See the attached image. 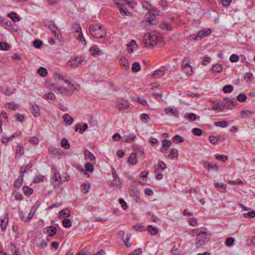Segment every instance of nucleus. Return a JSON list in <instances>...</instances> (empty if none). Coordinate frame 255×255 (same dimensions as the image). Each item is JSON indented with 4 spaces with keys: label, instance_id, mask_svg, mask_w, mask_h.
Wrapping results in <instances>:
<instances>
[{
    "label": "nucleus",
    "instance_id": "obj_28",
    "mask_svg": "<svg viewBox=\"0 0 255 255\" xmlns=\"http://www.w3.org/2000/svg\"><path fill=\"white\" fill-rule=\"evenodd\" d=\"M178 156V152L177 149L171 148L169 154L168 155V158L171 159L173 158H177Z\"/></svg>",
    "mask_w": 255,
    "mask_h": 255
},
{
    "label": "nucleus",
    "instance_id": "obj_35",
    "mask_svg": "<svg viewBox=\"0 0 255 255\" xmlns=\"http://www.w3.org/2000/svg\"><path fill=\"white\" fill-rule=\"evenodd\" d=\"M128 162L131 164L134 165L136 162V154L135 153H131L128 158Z\"/></svg>",
    "mask_w": 255,
    "mask_h": 255
},
{
    "label": "nucleus",
    "instance_id": "obj_52",
    "mask_svg": "<svg viewBox=\"0 0 255 255\" xmlns=\"http://www.w3.org/2000/svg\"><path fill=\"white\" fill-rule=\"evenodd\" d=\"M247 96L244 93L240 94L237 98V100L240 102H244L247 100Z\"/></svg>",
    "mask_w": 255,
    "mask_h": 255
},
{
    "label": "nucleus",
    "instance_id": "obj_30",
    "mask_svg": "<svg viewBox=\"0 0 255 255\" xmlns=\"http://www.w3.org/2000/svg\"><path fill=\"white\" fill-rule=\"evenodd\" d=\"M7 16L11 18L14 22H17L20 20L19 17L14 12H10L8 14Z\"/></svg>",
    "mask_w": 255,
    "mask_h": 255
},
{
    "label": "nucleus",
    "instance_id": "obj_25",
    "mask_svg": "<svg viewBox=\"0 0 255 255\" xmlns=\"http://www.w3.org/2000/svg\"><path fill=\"white\" fill-rule=\"evenodd\" d=\"M35 213V209H34L33 208H31L26 218H24L23 216H22V220L25 222H29L32 219Z\"/></svg>",
    "mask_w": 255,
    "mask_h": 255
},
{
    "label": "nucleus",
    "instance_id": "obj_42",
    "mask_svg": "<svg viewBox=\"0 0 255 255\" xmlns=\"http://www.w3.org/2000/svg\"><path fill=\"white\" fill-rule=\"evenodd\" d=\"M37 73L42 77H45L47 75V70L45 68L41 67L37 71Z\"/></svg>",
    "mask_w": 255,
    "mask_h": 255
},
{
    "label": "nucleus",
    "instance_id": "obj_13",
    "mask_svg": "<svg viewBox=\"0 0 255 255\" xmlns=\"http://www.w3.org/2000/svg\"><path fill=\"white\" fill-rule=\"evenodd\" d=\"M48 26L55 38H57L58 39L61 38L60 30L56 26L55 24L51 23Z\"/></svg>",
    "mask_w": 255,
    "mask_h": 255
},
{
    "label": "nucleus",
    "instance_id": "obj_57",
    "mask_svg": "<svg viewBox=\"0 0 255 255\" xmlns=\"http://www.w3.org/2000/svg\"><path fill=\"white\" fill-rule=\"evenodd\" d=\"M172 144L171 141L168 139H163L162 142V145L163 147H169Z\"/></svg>",
    "mask_w": 255,
    "mask_h": 255
},
{
    "label": "nucleus",
    "instance_id": "obj_4",
    "mask_svg": "<svg viewBox=\"0 0 255 255\" xmlns=\"http://www.w3.org/2000/svg\"><path fill=\"white\" fill-rule=\"evenodd\" d=\"M211 235L203 231L196 238V245L198 248H202L209 241Z\"/></svg>",
    "mask_w": 255,
    "mask_h": 255
},
{
    "label": "nucleus",
    "instance_id": "obj_43",
    "mask_svg": "<svg viewBox=\"0 0 255 255\" xmlns=\"http://www.w3.org/2000/svg\"><path fill=\"white\" fill-rule=\"evenodd\" d=\"M172 140L174 143H178L183 142L184 140V138L178 134L175 135L172 138Z\"/></svg>",
    "mask_w": 255,
    "mask_h": 255
},
{
    "label": "nucleus",
    "instance_id": "obj_20",
    "mask_svg": "<svg viewBox=\"0 0 255 255\" xmlns=\"http://www.w3.org/2000/svg\"><path fill=\"white\" fill-rule=\"evenodd\" d=\"M32 167V164L31 163H28L26 165H23L21 167L20 169V174L21 178H23L25 173L28 171Z\"/></svg>",
    "mask_w": 255,
    "mask_h": 255
},
{
    "label": "nucleus",
    "instance_id": "obj_12",
    "mask_svg": "<svg viewBox=\"0 0 255 255\" xmlns=\"http://www.w3.org/2000/svg\"><path fill=\"white\" fill-rule=\"evenodd\" d=\"M211 33V30L210 29L207 30H202L198 32L197 35H192V39L194 40H198L199 39H201L203 37L208 36Z\"/></svg>",
    "mask_w": 255,
    "mask_h": 255
},
{
    "label": "nucleus",
    "instance_id": "obj_63",
    "mask_svg": "<svg viewBox=\"0 0 255 255\" xmlns=\"http://www.w3.org/2000/svg\"><path fill=\"white\" fill-rule=\"evenodd\" d=\"M216 158L219 161L225 162L227 160L228 157L226 155H217Z\"/></svg>",
    "mask_w": 255,
    "mask_h": 255
},
{
    "label": "nucleus",
    "instance_id": "obj_19",
    "mask_svg": "<svg viewBox=\"0 0 255 255\" xmlns=\"http://www.w3.org/2000/svg\"><path fill=\"white\" fill-rule=\"evenodd\" d=\"M119 64L125 70H128L129 68V65L128 59L125 57H121L119 60Z\"/></svg>",
    "mask_w": 255,
    "mask_h": 255
},
{
    "label": "nucleus",
    "instance_id": "obj_46",
    "mask_svg": "<svg viewBox=\"0 0 255 255\" xmlns=\"http://www.w3.org/2000/svg\"><path fill=\"white\" fill-rule=\"evenodd\" d=\"M48 241V239H47L46 240H42L39 243L37 244V247L40 249H44L47 246Z\"/></svg>",
    "mask_w": 255,
    "mask_h": 255
},
{
    "label": "nucleus",
    "instance_id": "obj_2",
    "mask_svg": "<svg viewBox=\"0 0 255 255\" xmlns=\"http://www.w3.org/2000/svg\"><path fill=\"white\" fill-rule=\"evenodd\" d=\"M162 42V38L159 33L152 31L144 36L143 42L146 47H153L157 43Z\"/></svg>",
    "mask_w": 255,
    "mask_h": 255
},
{
    "label": "nucleus",
    "instance_id": "obj_60",
    "mask_svg": "<svg viewBox=\"0 0 255 255\" xmlns=\"http://www.w3.org/2000/svg\"><path fill=\"white\" fill-rule=\"evenodd\" d=\"M160 27L162 29L170 31L171 30V26L168 23H162L160 25Z\"/></svg>",
    "mask_w": 255,
    "mask_h": 255
},
{
    "label": "nucleus",
    "instance_id": "obj_50",
    "mask_svg": "<svg viewBox=\"0 0 255 255\" xmlns=\"http://www.w3.org/2000/svg\"><path fill=\"white\" fill-rule=\"evenodd\" d=\"M132 71L133 72H137L140 70V65L138 62H134L132 66Z\"/></svg>",
    "mask_w": 255,
    "mask_h": 255
},
{
    "label": "nucleus",
    "instance_id": "obj_27",
    "mask_svg": "<svg viewBox=\"0 0 255 255\" xmlns=\"http://www.w3.org/2000/svg\"><path fill=\"white\" fill-rule=\"evenodd\" d=\"M88 128V125L87 124H85L83 125V127H81L80 124H77L75 127V131H77L79 130L80 133H83Z\"/></svg>",
    "mask_w": 255,
    "mask_h": 255
},
{
    "label": "nucleus",
    "instance_id": "obj_9",
    "mask_svg": "<svg viewBox=\"0 0 255 255\" xmlns=\"http://www.w3.org/2000/svg\"><path fill=\"white\" fill-rule=\"evenodd\" d=\"M129 105V103L128 100L119 98L115 103V108L120 111H124L128 108Z\"/></svg>",
    "mask_w": 255,
    "mask_h": 255
},
{
    "label": "nucleus",
    "instance_id": "obj_51",
    "mask_svg": "<svg viewBox=\"0 0 255 255\" xmlns=\"http://www.w3.org/2000/svg\"><path fill=\"white\" fill-rule=\"evenodd\" d=\"M28 141L34 145H37L39 143V139L36 136H32L29 138Z\"/></svg>",
    "mask_w": 255,
    "mask_h": 255
},
{
    "label": "nucleus",
    "instance_id": "obj_41",
    "mask_svg": "<svg viewBox=\"0 0 255 255\" xmlns=\"http://www.w3.org/2000/svg\"><path fill=\"white\" fill-rule=\"evenodd\" d=\"M54 77L55 79H58L59 80L64 81L65 83L70 82L68 80L66 79L64 76L58 73H55L54 74Z\"/></svg>",
    "mask_w": 255,
    "mask_h": 255
},
{
    "label": "nucleus",
    "instance_id": "obj_8",
    "mask_svg": "<svg viewBox=\"0 0 255 255\" xmlns=\"http://www.w3.org/2000/svg\"><path fill=\"white\" fill-rule=\"evenodd\" d=\"M83 60L84 57L81 56L72 57L67 62V65L73 68H76L81 64Z\"/></svg>",
    "mask_w": 255,
    "mask_h": 255
},
{
    "label": "nucleus",
    "instance_id": "obj_40",
    "mask_svg": "<svg viewBox=\"0 0 255 255\" xmlns=\"http://www.w3.org/2000/svg\"><path fill=\"white\" fill-rule=\"evenodd\" d=\"M60 182L68 181L70 179V177L66 173H64L61 175L58 176Z\"/></svg>",
    "mask_w": 255,
    "mask_h": 255
},
{
    "label": "nucleus",
    "instance_id": "obj_14",
    "mask_svg": "<svg viewBox=\"0 0 255 255\" xmlns=\"http://www.w3.org/2000/svg\"><path fill=\"white\" fill-rule=\"evenodd\" d=\"M90 51L91 52V54L93 56L95 55H101L105 54V53L96 45H93L92 46L90 49Z\"/></svg>",
    "mask_w": 255,
    "mask_h": 255
},
{
    "label": "nucleus",
    "instance_id": "obj_29",
    "mask_svg": "<svg viewBox=\"0 0 255 255\" xmlns=\"http://www.w3.org/2000/svg\"><path fill=\"white\" fill-rule=\"evenodd\" d=\"M70 214H71L70 211L67 208H65V209L61 210L59 212L60 216L61 218H66V217H69L70 216Z\"/></svg>",
    "mask_w": 255,
    "mask_h": 255
},
{
    "label": "nucleus",
    "instance_id": "obj_59",
    "mask_svg": "<svg viewBox=\"0 0 255 255\" xmlns=\"http://www.w3.org/2000/svg\"><path fill=\"white\" fill-rule=\"evenodd\" d=\"M85 168L87 171L90 172H92L94 170V166L92 163L90 162H87L86 163Z\"/></svg>",
    "mask_w": 255,
    "mask_h": 255
},
{
    "label": "nucleus",
    "instance_id": "obj_17",
    "mask_svg": "<svg viewBox=\"0 0 255 255\" xmlns=\"http://www.w3.org/2000/svg\"><path fill=\"white\" fill-rule=\"evenodd\" d=\"M166 167V165L163 161L159 160L157 164L154 166V172H157L159 170L163 171L165 169Z\"/></svg>",
    "mask_w": 255,
    "mask_h": 255
},
{
    "label": "nucleus",
    "instance_id": "obj_23",
    "mask_svg": "<svg viewBox=\"0 0 255 255\" xmlns=\"http://www.w3.org/2000/svg\"><path fill=\"white\" fill-rule=\"evenodd\" d=\"M63 121L65 123V125L67 126L71 125L74 119L72 118L69 114H65L63 116Z\"/></svg>",
    "mask_w": 255,
    "mask_h": 255
},
{
    "label": "nucleus",
    "instance_id": "obj_11",
    "mask_svg": "<svg viewBox=\"0 0 255 255\" xmlns=\"http://www.w3.org/2000/svg\"><path fill=\"white\" fill-rule=\"evenodd\" d=\"M237 105V102L234 98L230 99L225 98L223 102L224 108L226 109H232Z\"/></svg>",
    "mask_w": 255,
    "mask_h": 255
},
{
    "label": "nucleus",
    "instance_id": "obj_55",
    "mask_svg": "<svg viewBox=\"0 0 255 255\" xmlns=\"http://www.w3.org/2000/svg\"><path fill=\"white\" fill-rule=\"evenodd\" d=\"M215 125L217 127L221 128H226L228 125V122L227 121H221L217 122L215 123Z\"/></svg>",
    "mask_w": 255,
    "mask_h": 255
},
{
    "label": "nucleus",
    "instance_id": "obj_16",
    "mask_svg": "<svg viewBox=\"0 0 255 255\" xmlns=\"http://www.w3.org/2000/svg\"><path fill=\"white\" fill-rule=\"evenodd\" d=\"M45 230H46V233L49 237H53L57 233V229L53 226H48L45 228Z\"/></svg>",
    "mask_w": 255,
    "mask_h": 255
},
{
    "label": "nucleus",
    "instance_id": "obj_44",
    "mask_svg": "<svg viewBox=\"0 0 255 255\" xmlns=\"http://www.w3.org/2000/svg\"><path fill=\"white\" fill-rule=\"evenodd\" d=\"M119 10L121 14L129 16L131 14L130 12L126 7L119 6Z\"/></svg>",
    "mask_w": 255,
    "mask_h": 255
},
{
    "label": "nucleus",
    "instance_id": "obj_5",
    "mask_svg": "<svg viewBox=\"0 0 255 255\" xmlns=\"http://www.w3.org/2000/svg\"><path fill=\"white\" fill-rule=\"evenodd\" d=\"M72 28L74 33V35L79 42H84V44H86V40L83 37L80 24L78 22H75L73 23Z\"/></svg>",
    "mask_w": 255,
    "mask_h": 255
},
{
    "label": "nucleus",
    "instance_id": "obj_38",
    "mask_svg": "<svg viewBox=\"0 0 255 255\" xmlns=\"http://www.w3.org/2000/svg\"><path fill=\"white\" fill-rule=\"evenodd\" d=\"M212 71L214 72L220 73L223 70V67L222 65L216 64L213 65Z\"/></svg>",
    "mask_w": 255,
    "mask_h": 255
},
{
    "label": "nucleus",
    "instance_id": "obj_36",
    "mask_svg": "<svg viewBox=\"0 0 255 255\" xmlns=\"http://www.w3.org/2000/svg\"><path fill=\"white\" fill-rule=\"evenodd\" d=\"M90 185L88 182H84L81 186V192L84 194L88 192Z\"/></svg>",
    "mask_w": 255,
    "mask_h": 255
},
{
    "label": "nucleus",
    "instance_id": "obj_3",
    "mask_svg": "<svg viewBox=\"0 0 255 255\" xmlns=\"http://www.w3.org/2000/svg\"><path fill=\"white\" fill-rule=\"evenodd\" d=\"M89 31L91 35L96 38H102L106 34L104 28L98 24L91 25L89 27Z\"/></svg>",
    "mask_w": 255,
    "mask_h": 255
},
{
    "label": "nucleus",
    "instance_id": "obj_32",
    "mask_svg": "<svg viewBox=\"0 0 255 255\" xmlns=\"http://www.w3.org/2000/svg\"><path fill=\"white\" fill-rule=\"evenodd\" d=\"M8 220V218H7L6 217L0 220V227L1 228V230L2 231H3L5 230L7 226Z\"/></svg>",
    "mask_w": 255,
    "mask_h": 255
},
{
    "label": "nucleus",
    "instance_id": "obj_58",
    "mask_svg": "<svg viewBox=\"0 0 255 255\" xmlns=\"http://www.w3.org/2000/svg\"><path fill=\"white\" fill-rule=\"evenodd\" d=\"M192 133L194 135H196L197 136H200L202 134L203 131L200 128H194L192 129Z\"/></svg>",
    "mask_w": 255,
    "mask_h": 255
},
{
    "label": "nucleus",
    "instance_id": "obj_47",
    "mask_svg": "<svg viewBox=\"0 0 255 255\" xmlns=\"http://www.w3.org/2000/svg\"><path fill=\"white\" fill-rule=\"evenodd\" d=\"M147 215L148 216V218L150 220L154 222H157L159 221V219L156 216L153 214L151 212H148L147 213Z\"/></svg>",
    "mask_w": 255,
    "mask_h": 255
},
{
    "label": "nucleus",
    "instance_id": "obj_1",
    "mask_svg": "<svg viewBox=\"0 0 255 255\" xmlns=\"http://www.w3.org/2000/svg\"><path fill=\"white\" fill-rule=\"evenodd\" d=\"M66 83L68 84V87L58 86L56 85L52 84L50 86V89L56 94L69 97L73 94L74 90L79 91L80 89V85L76 82L71 83L69 82Z\"/></svg>",
    "mask_w": 255,
    "mask_h": 255
},
{
    "label": "nucleus",
    "instance_id": "obj_10",
    "mask_svg": "<svg viewBox=\"0 0 255 255\" xmlns=\"http://www.w3.org/2000/svg\"><path fill=\"white\" fill-rule=\"evenodd\" d=\"M52 171L53 173V177L52 178V184L55 187H59L61 186V183L60 181L58 176H60L58 171L55 166H53L51 167Z\"/></svg>",
    "mask_w": 255,
    "mask_h": 255
},
{
    "label": "nucleus",
    "instance_id": "obj_45",
    "mask_svg": "<svg viewBox=\"0 0 255 255\" xmlns=\"http://www.w3.org/2000/svg\"><path fill=\"white\" fill-rule=\"evenodd\" d=\"M234 89L233 86L230 85H225L223 88V91L225 93H230Z\"/></svg>",
    "mask_w": 255,
    "mask_h": 255
},
{
    "label": "nucleus",
    "instance_id": "obj_33",
    "mask_svg": "<svg viewBox=\"0 0 255 255\" xmlns=\"http://www.w3.org/2000/svg\"><path fill=\"white\" fill-rule=\"evenodd\" d=\"M164 75L163 71L161 70H155L153 74L152 75V78H159L162 77Z\"/></svg>",
    "mask_w": 255,
    "mask_h": 255
},
{
    "label": "nucleus",
    "instance_id": "obj_48",
    "mask_svg": "<svg viewBox=\"0 0 255 255\" xmlns=\"http://www.w3.org/2000/svg\"><path fill=\"white\" fill-rule=\"evenodd\" d=\"M210 142L213 144H216L219 140V137L214 135H210L209 137Z\"/></svg>",
    "mask_w": 255,
    "mask_h": 255
},
{
    "label": "nucleus",
    "instance_id": "obj_24",
    "mask_svg": "<svg viewBox=\"0 0 255 255\" xmlns=\"http://www.w3.org/2000/svg\"><path fill=\"white\" fill-rule=\"evenodd\" d=\"M136 135L134 133H132L129 135L124 136L123 140L124 142L131 143L134 141Z\"/></svg>",
    "mask_w": 255,
    "mask_h": 255
},
{
    "label": "nucleus",
    "instance_id": "obj_56",
    "mask_svg": "<svg viewBox=\"0 0 255 255\" xmlns=\"http://www.w3.org/2000/svg\"><path fill=\"white\" fill-rule=\"evenodd\" d=\"M151 24L149 20H142L140 23V27L143 28H148Z\"/></svg>",
    "mask_w": 255,
    "mask_h": 255
},
{
    "label": "nucleus",
    "instance_id": "obj_6",
    "mask_svg": "<svg viewBox=\"0 0 255 255\" xmlns=\"http://www.w3.org/2000/svg\"><path fill=\"white\" fill-rule=\"evenodd\" d=\"M160 11L156 8L150 9L146 14L147 20H149L152 25H156L158 23L157 16L159 15Z\"/></svg>",
    "mask_w": 255,
    "mask_h": 255
},
{
    "label": "nucleus",
    "instance_id": "obj_15",
    "mask_svg": "<svg viewBox=\"0 0 255 255\" xmlns=\"http://www.w3.org/2000/svg\"><path fill=\"white\" fill-rule=\"evenodd\" d=\"M165 112L166 115H171L176 117H178L179 114L177 109L175 108L169 107L165 109Z\"/></svg>",
    "mask_w": 255,
    "mask_h": 255
},
{
    "label": "nucleus",
    "instance_id": "obj_39",
    "mask_svg": "<svg viewBox=\"0 0 255 255\" xmlns=\"http://www.w3.org/2000/svg\"><path fill=\"white\" fill-rule=\"evenodd\" d=\"M85 155L86 158L89 159L90 161H93L95 160V158L94 155L92 153L88 151L87 149H86L85 151Z\"/></svg>",
    "mask_w": 255,
    "mask_h": 255
},
{
    "label": "nucleus",
    "instance_id": "obj_21",
    "mask_svg": "<svg viewBox=\"0 0 255 255\" xmlns=\"http://www.w3.org/2000/svg\"><path fill=\"white\" fill-rule=\"evenodd\" d=\"M31 113L35 117H39L40 115V110L39 107L37 105H31Z\"/></svg>",
    "mask_w": 255,
    "mask_h": 255
},
{
    "label": "nucleus",
    "instance_id": "obj_53",
    "mask_svg": "<svg viewBox=\"0 0 255 255\" xmlns=\"http://www.w3.org/2000/svg\"><path fill=\"white\" fill-rule=\"evenodd\" d=\"M62 225L65 228H69L72 226V222L69 219H65L62 222Z\"/></svg>",
    "mask_w": 255,
    "mask_h": 255
},
{
    "label": "nucleus",
    "instance_id": "obj_22",
    "mask_svg": "<svg viewBox=\"0 0 255 255\" xmlns=\"http://www.w3.org/2000/svg\"><path fill=\"white\" fill-rule=\"evenodd\" d=\"M203 165L204 167L208 170L215 169L216 171H218L219 169L217 165L215 163H210L207 162H204Z\"/></svg>",
    "mask_w": 255,
    "mask_h": 255
},
{
    "label": "nucleus",
    "instance_id": "obj_62",
    "mask_svg": "<svg viewBox=\"0 0 255 255\" xmlns=\"http://www.w3.org/2000/svg\"><path fill=\"white\" fill-rule=\"evenodd\" d=\"M186 116L190 121H195L197 119L196 115L193 113L188 114Z\"/></svg>",
    "mask_w": 255,
    "mask_h": 255
},
{
    "label": "nucleus",
    "instance_id": "obj_37",
    "mask_svg": "<svg viewBox=\"0 0 255 255\" xmlns=\"http://www.w3.org/2000/svg\"><path fill=\"white\" fill-rule=\"evenodd\" d=\"M60 145L62 147L68 149L70 148V144L68 140L66 138H63L60 143Z\"/></svg>",
    "mask_w": 255,
    "mask_h": 255
},
{
    "label": "nucleus",
    "instance_id": "obj_7",
    "mask_svg": "<svg viewBox=\"0 0 255 255\" xmlns=\"http://www.w3.org/2000/svg\"><path fill=\"white\" fill-rule=\"evenodd\" d=\"M191 60L189 57H185L182 63V68L187 76H191L193 74V69L192 66L190 65Z\"/></svg>",
    "mask_w": 255,
    "mask_h": 255
},
{
    "label": "nucleus",
    "instance_id": "obj_34",
    "mask_svg": "<svg viewBox=\"0 0 255 255\" xmlns=\"http://www.w3.org/2000/svg\"><path fill=\"white\" fill-rule=\"evenodd\" d=\"M147 230L149 234L152 236L156 235L158 233V230L157 228L153 227L151 225H149L147 227Z\"/></svg>",
    "mask_w": 255,
    "mask_h": 255
},
{
    "label": "nucleus",
    "instance_id": "obj_26",
    "mask_svg": "<svg viewBox=\"0 0 255 255\" xmlns=\"http://www.w3.org/2000/svg\"><path fill=\"white\" fill-rule=\"evenodd\" d=\"M128 51L129 53H132L133 52V48L136 46V41L134 40H131L128 44Z\"/></svg>",
    "mask_w": 255,
    "mask_h": 255
},
{
    "label": "nucleus",
    "instance_id": "obj_49",
    "mask_svg": "<svg viewBox=\"0 0 255 255\" xmlns=\"http://www.w3.org/2000/svg\"><path fill=\"white\" fill-rule=\"evenodd\" d=\"M23 191L25 195L29 196L33 193V189L27 186H24L23 187Z\"/></svg>",
    "mask_w": 255,
    "mask_h": 255
},
{
    "label": "nucleus",
    "instance_id": "obj_61",
    "mask_svg": "<svg viewBox=\"0 0 255 255\" xmlns=\"http://www.w3.org/2000/svg\"><path fill=\"white\" fill-rule=\"evenodd\" d=\"M10 47V46L6 43L0 42V49L2 50H8Z\"/></svg>",
    "mask_w": 255,
    "mask_h": 255
},
{
    "label": "nucleus",
    "instance_id": "obj_54",
    "mask_svg": "<svg viewBox=\"0 0 255 255\" xmlns=\"http://www.w3.org/2000/svg\"><path fill=\"white\" fill-rule=\"evenodd\" d=\"M142 5L143 8H144L145 9L148 10V11L150 9H153L154 8H152V5L146 1H144L142 2Z\"/></svg>",
    "mask_w": 255,
    "mask_h": 255
},
{
    "label": "nucleus",
    "instance_id": "obj_18",
    "mask_svg": "<svg viewBox=\"0 0 255 255\" xmlns=\"http://www.w3.org/2000/svg\"><path fill=\"white\" fill-rule=\"evenodd\" d=\"M24 153V148L21 143H18L16 147L15 157L19 158Z\"/></svg>",
    "mask_w": 255,
    "mask_h": 255
},
{
    "label": "nucleus",
    "instance_id": "obj_31",
    "mask_svg": "<svg viewBox=\"0 0 255 255\" xmlns=\"http://www.w3.org/2000/svg\"><path fill=\"white\" fill-rule=\"evenodd\" d=\"M43 98L47 100H55L56 99L55 95L52 92L46 93L43 95Z\"/></svg>",
    "mask_w": 255,
    "mask_h": 255
},
{
    "label": "nucleus",
    "instance_id": "obj_64",
    "mask_svg": "<svg viewBox=\"0 0 255 255\" xmlns=\"http://www.w3.org/2000/svg\"><path fill=\"white\" fill-rule=\"evenodd\" d=\"M234 241V238L232 237L228 238L226 240V245L228 247H230L233 245Z\"/></svg>",
    "mask_w": 255,
    "mask_h": 255
}]
</instances>
